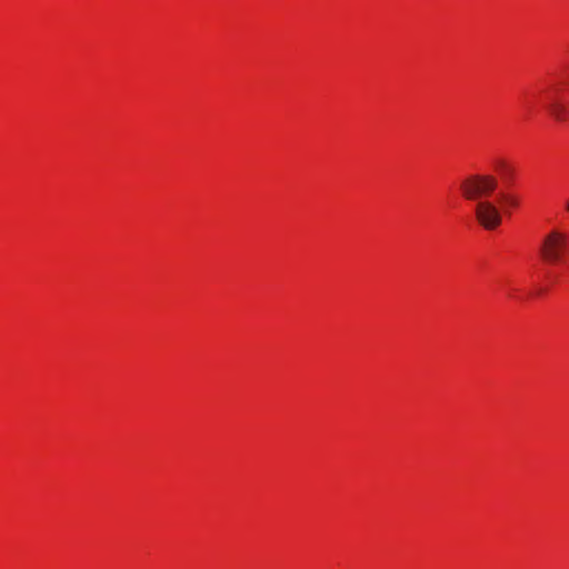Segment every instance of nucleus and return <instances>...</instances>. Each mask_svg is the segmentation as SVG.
Returning <instances> with one entry per match:
<instances>
[{"label": "nucleus", "mask_w": 569, "mask_h": 569, "mask_svg": "<svg viewBox=\"0 0 569 569\" xmlns=\"http://www.w3.org/2000/svg\"><path fill=\"white\" fill-rule=\"evenodd\" d=\"M566 242L567 238L565 234L558 231L550 232L543 239L540 248L542 259L551 264L560 262L566 248Z\"/></svg>", "instance_id": "nucleus-2"}, {"label": "nucleus", "mask_w": 569, "mask_h": 569, "mask_svg": "<svg viewBox=\"0 0 569 569\" xmlns=\"http://www.w3.org/2000/svg\"><path fill=\"white\" fill-rule=\"evenodd\" d=\"M512 173H513V170H512V168L510 167V171L505 172V174H503V176H505L506 178H511V177H512Z\"/></svg>", "instance_id": "nucleus-8"}, {"label": "nucleus", "mask_w": 569, "mask_h": 569, "mask_svg": "<svg viewBox=\"0 0 569 569\" xmlns=\"http://www.w3.org/2000/svg\"><path fill=\"white\" fill-rule=\"evenodd\" d=\"M548 110L551 113V116L558 120V121H565L568 114V111L565 106H562L559 102H550L548 104Z\"/></svg>", "instance_id": "nucleus-4"}, {"label": "nucleus", "mask_w": 569, "mask_h": 569, "mask_svg": "<svg viewBox=\"0 0 569 569\" xmlns=\"http://www.w3.org/2000/svg\"><path fill=\"white\" fill-rule=\"evenodd\" d=\"M496 166H497V169L499 171H501L502 174H505V172H507V171H510V166L503 160H498Z\"/></svg>", "instance_id": "nucleus-7"}, {"label": "nucleus", "mask_w": 569, "mask_h": 569, "mask_svg": "<svg viewBox=\"0 0 569 569\" xmlns=\"http://www.w3.org/2000/svg\"><path fill=\"white\" fill-rule=\"evenodd\" d=\"M496 166H497V169L499 171H501L502 174H505V172H507V171H510V166L503 160H498Z\"/></svg>", "instance_id": "nucleus-6"}, {"label": "nucleus", "mask_w": 569, "mask_h": 569, "mask_svg": "<svg viewBox=\"0 0 569 569\" xmlns=\"http://www.w3.org/2000/svg\"><path fill=\"white\" fill-rule=\"evenodd\" d=\"M498 187V180L492 174H471L460 183L462 197L469 201L488 200Z\"/></svg>", "instance_id": "nucleus-1"}, {"label": "nucleus", "mask_w": 569, "mask_h": 569, "mask_svg": "<svg viewBox=\"0 0 569 569\" xmlns=\"http://www.w3.org/2000/svg\"><path fill=\"white\" fill-rule=\"evenodd\" d=\"M475 216L479 224L486 230H495L502 222L500 209L489 200H481L476 203Z\"/></svg>", "instance_id": "nucleus-3"}, {"label": "nucleus", "mask_w": 569, "mask_h": 569, "mask_svg": "<svg viewBox=\"0 0 569 569\" xmlns=\"http://www.w3.org/2000/svg\"><path fill=\"white\" fill-rule=\"evenodd\" d=\"M567 210L569 211V202L567 203Z\"/></svg>", "instance_id": "nucleus-9"}, {"label": "nucleus", "mask_w": 569, "mask_h": 569, "mask_svg": "<svg viewBox=\"0 0 569 569\" xmlns=\"http://www.w3.org/2000/svg\"><path fill=\"white\" fill-rule=\"evenodd\" d=\"M501 202L505 204V212L510 213L511 209H515L519 206V198L512 193H502Z\"/></svg>", "instance_id": "nucleus-5"}]
</instances>
